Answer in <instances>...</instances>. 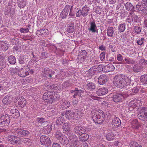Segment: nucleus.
<instances>
[{"label":"nucleus","instance_id":"50","mask_svg":"<svg viewBox=\"0 0 147 147\" xmlns=\"http://www.w3.org/2000/svg\"><path fill=\"white\" fill-rule=\"evenodd\" d=\"M10 71L11 74L12 75H13L14 74H17V72H18V69L16 67L13 68H10Z\"/></svg>","mask_w":147,"mask_h":147},{"label":"nucleus","instance_id":"23","mask_svg":"<svg viewBox=\"0 0 147 147\" xmlns=\"http://www.w3.org/2000/svg\"><path fill=\"white\" fill-rule=\"evenodd\" d=\"M18 76L21 77H24L29 74L28 71H25L22 68L18 69Z\"/></svg>","mask_w":147,"mask_h":147},{"label":"nucleus","instance_id":"61","mask_svg":"<svg viewBox=\"0 0 147 147\" xmlns=\"http://www.w3.org/2000/svg\"><path fill=\"white\" fill-rule=\"evenodd\" d=\"M41 33V36H43L46 35L47 33L48 30L47 29H42L40 30Z\"/></svg>","mask_w":147,"mask_h":147},{"label":"nucleus","instance_id":"47","mask_svg":"<svg viewBox=\"0 0 147 147\" xmlns=\"http://www.w3.org/2000/svg\"><path fill=\"white\" fill-rule=\"evenodd\" d=\"M133 20V19H132V16L131 14H130L128 16V18H127L126 20V22L127 24H131Z\"/></svg>","mask_w":147,"mask_h":147},{"label":"nucleus","instance_id":"27","mask_svg":"<svg viewBox=\"0 0 147 147\" xmlns=\"http://www.w3.org/2000/svg\"><path fill=\"white\" fill-rule=\"evenodd\" d=\"M11 115L15 118L18 117L20 116V113L19 111L16 109H12L10 111Z\"/></svg>","mask_w":147,"mask_h":147},{"label":"nucleus","instance_id":"4","mask_svg":"<svg viewBox=\"0 0 147 147\" xmlns=\"http://www.w3.org/2000/svg\"><path fill=\"white\" fill-rule=\"evenodd\" d=\"M10 121V117L7 114L0 115V125L2 127L7 126Z\"/></svg>","mask_w":147,"mask_h":147},{"label":"nucleus","instance_id":"6","mask_svg":"<svg viewBox=\"0 0 147 147\" xmlns=\"http://www.w3.org/2000/svg\"><path fill=\"white\" fill-rule=\"evenodd\" d=\"M139 119L143 121L147 120V107H142L138 114Z\"/></svg>","mask_w":147,"mask_h":147},{"label":"nucleus","instance_id":"35","mask_svg":"<svg viewBox=\"0 0 147 147\" xmlns=\"http://www.w3.org/2000/svg\"><path fill=\"white\" fill-rule=\"evenodd\" d=\"M62 128L63 131L65 132H67L68 133L70 130L69 125L67 123H65L63 124Z\"/></svg>","mask_w":147,"mask_h":147},{"label":"nucleus","instance_id":"41","mask_svg":"<svg viewBox=\"0 0 147 147\" xmlns=\"http://www.w3.org/2000/svg\"><path fill=\"white\" fill-rule=\"evenodd\" d=\"M140 81L143 84H147V74H144L141 76Z\"/></svg>","mask_w":147,"mask_h":147},{"label":"nucleus","instance_id":"24","mask_svg":"<svg viewBox=\"0 0 147 147\" xmlns=\"http://www.w3.org/2000/svg\"><path fill=\"white\" fill-rule=\"evenodd\" d=\"M36 121L38 124H41V126L47 124L48 123L47 121L46 120V119L45 118L42 117L37 118Z\"/></svg>","mask_w":147,"mask_h":147},{"label":"nucleus","instance_id":"7","mask_svg":"<svg viewBox=\"0 0 147 147\" xmlns=\"http://www.w3.org/2000/svg\"><path fill=\"white\" fill-rule=\"evenodd\" d=\"M89 10V8L85 5L82 7V9L78 10L76 14V16L77 17H80L81 16L83 17L86 16L88 14V12Z\"/></svg>","mask_w":147,"mask_h":147},{"label":"nucleus","instance_id":"64","mask_svg":"<svg viewBox=\"0 0 147 147\" xmlns=\"http://www.w3.org/2000/svg\"><path fill=\"white\" fill-rule=\"evenodd\" d=\"M96 69L98 71H101L102 70V65H96Z\"/></svg>","mask_w":147,"mask_h":147},{"label":"nucleus","instance_id":"29","mask_svg":"<svg viewBox=\"0 0 147 147\" xmlns=\"http://www.w3.org/2000/svg\"><path fill=\"white\" fill-rule=\"evenodd\" d=\"M115 134L113 132H110L106 135V139L109 141H111L115 138Z\"/></svg>","mask_w":147,"mask_h":147},{"label":"nucleus","instance_id":"2","mask_svg":"<svg viewBox=\"0 0 147 147\" xmlns=\"http://www.w3.org/2000/svg\"><path fill=\"white\" fill-rule=\"evenodd\" d=\"M93 120L98 123H101L103 121L105 115L102 110H94L91 112Z\"/></svg>","mask_w":147,"mask_h":147},{"label":"nucleus","instance_id":"46","mask_svg":"<svg viewBox=\"0 0 147 147\" xmlns=\"http://www.w3.org/2000/svg\"><path fill=\"white\" fill-rule=\"evenodd\" d=\"M55 135L56 138L58 140L61 139L64 136L62 134L61 132L59 131H57Z\"/></svg>","mask_w":147,"mask_h":147},{"label":"nucleus","instance_id":"63","mask_svg":"<svg viewBox=\"0 0 147 147\" xmlns=\"http://www.w3.org/2000/svg\"><path fill=\"white\" fill-rule=\"evenodd\" d=\"M117 60L119 61H121L123 60V57L120 54H118L117 57Z\"/></svg>","mask_w":147,"mask_h":147},{"label":"nucleus","instance_id":"16","mask_svg":"<svg viewBox=\"0 0 147 147\" xmlns=\"http://www.w3.org/2000/svg\"><path fill=\"white\" fill-rule=\"evenodd\" d=\"M70 9V6L69 5H66L60 14L61 18L63 19L65 18Z\"/></svg>","mask_w":147,"mask_h":147},{"label":"nucleus","instance_id":"45","mask_svg":"<svg viewBox=\"0 0 147 147\" xmlns=\"http://www.w3.org/2000/svg\"><path fill=\"white\" fill-rule=\"evenodd\" d=\"M129 146L130 147H142L140 145L134 141L131 142L129 144Z\"/></svg>","mask_w":147,"mask_h":147},{"label":"nucleus","instance_id":"3","mask_svg":"<svg viewBox=\"0 0 147 147\" xmlns=\"http://www.w3.org/2000/svg\"><path fill=\"white\" fill-rule=\"evenodd\" d=\"M20 127H13V129H12V131L13 132V130L15 131V133L17 136L19 137H22L26 135H28L29 134V132L27 130H22L21 129Z\"/></svg>","mask_w":147,"mask_h":147},{"label":"nucleus","instance_id":"58","mask_svg":"<svg viewBox=\"0 0 147 147\" xmlns=\"http://www.w3.org/2000/svg\"><path fill=\"white\" fill-rule=\"evenodd\" d=\"M132 17V19H133L134 22H137L139 21V18L137 15L133 14V15H131Z\"/></svg>","mask_w":147,"mask_h":147},{"label":"nucleus","instance_id":"38","mask_svg":"<svg viewBox=\"0 0 147 147\" xmlns=\"http://www.w3.org/2000/svg\"><path fill=\"white\" fill-rule=\"evenodd\" d=\"M145 7L144 5L141 3H138V4L136 5V10L138 11H142L143 10Z\"/></svg>","mask_w":147,"mask_h":147},{"label":"nucleus","instance_id":"11","mask_svg":"<svg viewBox=\"0 0 147 147\" xmlns=\"http://www.w3.org/2000/svg\"><path fill=\"white\" fill-rule=\"evenodd\" d=\"M40 141L42 144H44L46 146H48L51 144V141L50 138L47 136L42 135L40 138Z\"/></svg>","mask_w":147,"mask_h":147},{"label":"nucleus","instance_id":"19","mask_svg":"<svg viewBox=\"0 0 147 147\" xmlns=\"http://www.w3.org/2000/svg\"><path fill=\"white\" fill-rule=\"evenodd\" d=\"M53 98V96L51 93L46 92L44 93L43 96L44 100L47 102H50Z\"/></svg>","mask_w":147,"mask_h":147},{"label":"nucleus","instance_id":"26","mask_svg":"<svg viewBox=\"0 0 147 147\" xmlns=\"http://www.w3.org/2000/svg\"><path fill=\"white\" fill-rule=\"evenodd\" d=\"M115 69V67L111 64H109L104 67V69L107 72L113 71Z\"/></svg>","mask_w":147,"mask_h":147},{"label":"nucleus","instance_id":"15","mask_svg":"<svg viewBox=\"0 0 147 147\" xmlns=\"http://www.w3.org/2000/svg\"><path fill=\"white\" fill-rule=\"evenodd\" d=\"M108 78L107 76L105 74L100 75L98 78V82L100 85L105 84L107 81Z\"/></svg>","mask_w":147,"mask_h":147},{"label":"nucleus","instance_id":"21","mask_svg":"<svg viewBox=\"0 0 147 147\" xmlns=\"http://www.w3.org/2000/svg\"><path fill=\"white\" fill-rule=\"evenodd\" d=\"M97 30L96 26L94 22H91L90 24V26L88 28V30L94 33L96 32Z\"/></svg>","mask_w":147,"mask_h":147},{"label":"nucleus","instance_id":"30","mask_svg":"<svg viewBox=\"0 0 147 147\" xmlns=\"http://www.w3.org/2000/svg\"><path fill=\"white\" fill-rule=\"evenodd\" d=\"M47 125L46 126H45L43 128V131L45 134H48L50 133L52 129V125H48L47 124H45Z\"/></svg>","mask_w":147,"mask_h":147},{"label":"nucleus","instance_id":"10","mask_svg":"<svg viewBox=\"0 0 147 147\" xmlns=\"http://www.w3.org/2000/svg\"><path fill=\"white\" fill-rule=\"evenodd\" d=\"M7 140L9 142L12 144H20V139L14 136L9 135L8 136Z\"/></svg>","mask_w":147,"mask_h":147},{"label":"nucleus","instance_id":"32","mask_svg":"<svg viewBox=\"0 0 147 147\" xmlns=\"http://www.w3.org/2000/svg\"><path fill=\"white\" fill-rule=\"evenodd\" d=\"M0 49L2 50L5 51L8 49L7 45L4 42H0Z\"/></svg>","mask_w":147,"mask_h":147},{"label":"nucleus","instance_id":"55","mask_svg":"<svg viewBox=\"0 0 147 147\" xmlns=\"http://www.w3.org/2000/svg\"><path fill=\"white\" fill-rule=\"evenodd\" d=\"M74 26H70L67 29V31L69 33H72L74 31Z\"/></svg>","mask_w":147,"mask_h":147},{"label":"nucleus","instance_id":"57","mask_svg":"<svg viewBox=\"0 0 147 147\" xmlns=\"http://www.w3.org/2000/svg\"><path fill=\"white\" fill-rule=\"evenodd\" d=\"M144 40V38H141L137 40V43L138 45H141L143 44Z\"/></svg>","mask_w":147,"mask_h":147},{"label":"nucleus","instance_id":"48","mask_svg":"<svg viewBox=\"0 0 147 147\" xmlns=\"http://www.w3.org/2000/svg\"><path fill=\"white\" fill-rule=\"evenodd\" d=\"M64 120L63 117H60L58 118L56 121V123L57 125H61L63 123Z\"/></svg>","mask_w":147,"mask_h":147},{"label":"nucleus","instance_id":"53","mask_svg":"<svg viewBox=\"0 0 147 147\" xmlns=\"http://www.w3.org/2000/svg\"><path fill=\"white\" fill-rule=\"evenodd\" d=\"M4 58L2 56H0V71L3 68V66L2 65V62L3 61Z\"/></svg>","mask_w":147,"mask_h":147},{"label":"nucleus","instance_id":"33","mask_svg":"<svg viewBox=\"0 0 147 147\" xmlns=\"http://www.w3.org/2000/svg\"><path fill=\"white\" fill-rule=\"evenodd\" d=\"M74 113V112H73L71 110H67L65 113V116L68 119L72 118L74 117V115H72Z\"/></svg>","mask_w":147,"mask_h":147},{"label":"nucleus","instance_id":"13","mask_svg":"<svg viewBox=\"0 0 147 147\" xmlns=\"http://www.w3.org/2000/svg\"><path fill=\"white\" fill-rule=\"evenodd\" d=\"M87 56V53L86 51L83 50L80 52L77 59L80 63L83 62Z\"/></svg>","mask_w":147,"mask_h":147},{"label":"nucleus","instance_id":"56","mask_svg":"<svg viewBox=\"0 0 147 147\" xmlns=\"http://www.w3.org/2000/svg\"><path fill=\"white\" fill-rule=\"evenodd\" d=\"M131 124L134 128L136 127L138 125V123L136 119L133 120L131 122Z\"/></svg>","mask_w":147,"mask_h":147},{"label":"nucleus","instance_id":"18","mask_svg":"<svg viewBox=\"0 0 147 147\" xmlns=\"http://www.w3.org/2000/svg\"><path fill=\"white\" fill-rule=\"evenodd\" d=\"M75 132L78 135H82L85 133V129L83 127L79 126L76 127L74 129Z\"/></svg>","mask_w":147,"mask_h":147},{"label":"nucleus","instance_id":"22","mask_svg":"<svg viewBox=\"0 0 147 147\" xmlns=\"http://www.w3.org/2000/svg\"><path fill=\"white\" fill-rule=\"evenodd\" d=\"M121 123V121L118 117H115L113 119L112 124L115 127L117 128L119 126Z\"/></svg>","mask_w":147,"mask_h":147},{"label":"nucleus","instance_id":"5","mask_svg":"<svg viewBox=\"0 0 147 147\" xmlns=\"http://www.w3.org/2000/svg\"><path fill=\"white\" fill-rule=\"evenodd\" d=\"M139 119L143 121L147 120V107H142L138 114Z\"/></svg>","mask_w":147,"mask_h":147},{"label":"nucleus","instance_id":"59","mask_svg":"<svg viewBox=\"0 0 147 147\" xmlns=\"http://www.w3.org/2000/svg\"><path fill=\"white\" fill-rule=\"evenodd\" d=\"M105 53L104 52H102L100 54V59L102 61H104L105 59Z\"/></svg>","mask_w":147,"mask_h":147},{"label":"nucleus","instance_id":"28","mask_svg":"<svg viewBox=\"0 0 147 147\" xmlns=\"http://www.w3.org/2000/svg\"><path fill=\"white\" fill-rule=\"evenodd\" d=\"M11 97L7 95L4 97L3 99L2 102L4 104L8 105L11 102Z\"/></svg>","mask_w":147,"mask_h":147},{"label":"nucleus","instance_id":"36","mask_svg":"<svg viewBox=\"0 0 147 147\" xmlns=\"http://www.w3.org/2000/svg\"><path fill=\"white\" fill-rule=\"evenodd\" d=\"M126 9L128 11H131L134 9V7L132 3L127 2L125 5Z\"/></svg>","mask_w":147,"mask_h":147},{"label":"nucleus","instance_id":"60","mask_svg":"<svg viewBox=\"0 0 147 147\" xmlns=\"http://www.w3.org/2000/svg\"><path fill=\"white\" fill-rule=\"evenodd\" d=\"M20 31L21 33H26L28 32L29 31V30L28 28H21L20 29Z\"/></svg>","mask_w":147,"mask_h":147},{"label":"nucleus","instance_id":"31","mask_svg":"<svg viewBox=\"0 0 147 147\" xmlns=\"http://www.w3.org/2000/svg\"><path fill=\"white\" fill-rule=\"evenodd\" d=\"M9 62L11 64H15L16 63V57L13 55L9 56L8 58Z\"/></svg>","mask_w":147,"mask_h":147},{"label":"nucleus","instance_id":"39","mask_svg":"<svg viewBox=\"0 0 147 147\" xmlns=\"http://www.w3.org/2000/svg\"><path fill=\"white\" fill-rule=\"evenodd\" d=\"M86 86L87 89L90 90H93L95 88L94 84L92 82L87 83L86 84Z\"/></svg>","mask_w":147,"mask_h":147},{"label":"nucleus","instance_id":"17","mask_svg":"<svg viewBox=\"0 0 147 147\" xmlns=\"http://www.w3.org/2000/svg\"><path fill=\"white\" fill-rule=\"evenodd\" d=\"M74 94L73 95V97L78 98L80 99L81 96V95L83 93L84 91L81 89H78V88H76L74 91Z\"/></svg>","mask_w":147,"mask_h":147},{"label":"nucleus","instance_id":"44","mask_svg":"<svg viewBox=\"0 0 147 147\" xmlns=\"http://www.w3.org/2000/svg\"><path fill=\"white\" fill-rule=\"evenodd\" d=\"M142 67L139 65H134L133 67V71L136 72H138L140 71Z\"/></svg>","mask_w":147,"mask_h":147},{"label":"nucleus","instance_id":"54","mask_svg":"<svg viewBox=\"0 0 147 147\" xmlns=\"http://www.w3.org/2000/svg\"><path fill=\"white\" fill-rule=\"evenodd\" d=\"M89 136L87 134H83L82 136H81V139L82 140L86 141L89 138Z\"/></svg>","mask_w":147,"mask_h":147},{"label":"nucleus","instance_id":"62","mask_svg":"<svg viewBox=\"0 0 147 147\" xmlns=\"http://www.w3.org/2000/svg\"><path fill=\"white\" fill-rule=\"evenodd\" d=\"M114 145L116 147H121L122 144L121 142L117 141L115 142Z\"/></svg>","mask_w":147,"mask_h":147},{"label":"nucleus","instance_id":"49","mask_svg":"<svg viewBox=\"0 0 147 147\" xmlns=\"http://www.w3.org/2000/svg\"><path fill=\"white\" fill-rule=\"evenodd\" d=\"M126 63L127 64H132L135 63V61L133 59L130 58H125V59Z\"/></svg>","mask_w":147,"mask_h":147},{"label":"nucleus","instance_id":"37","mask_svg":"<svg viewBox=\"0 0 147 147\" xmlns=\"http://www.w3.org/2000/svg\"><path fill=\"white\" fill-rule=\"evenodd\" d=\"M107 34L109 36L112 37L113 34V28L112 27H109L107 30Z\"/></svg>","mask_w":147,"mask_h":147},{"label":"nucleus","instance_id":"25","mask_svg":"<svg viewBox=\"0 0 147 147\" xmlns=\"http://www.w3.org/2000/svg\"><path fill=\"white\" fill-rule=\"evenodd\" d=\"M50 69L49 68H45L42 71V75L46 78L47 77L51 78V75L50 74Z\"/></svg>","mask_w":147,"mask_h":147},{"label":"nucleus","instance_id":"52","mask_svg":"<svg viewBox=\"0 0 147 147\" xmlns=\"http://www.w3.org/2000/svg\"><path fill=\"white\" fill-rule=\"evenodd\" d=\"M26 5V2L24 1H20L18 3V6L20 8H24Z\"/></svg>","mask_w":147,"mask_h":147},{"label":"nucleus","instance_id":"43","mask_svg":"<svg viewBox=\"0 0 147 147\" xmlns=\"http://www.w3.org/2000/svg\"><path fill=\"white\" fill-rule=\"evenodd\" d=\"M125 29V23L121 24L119 25L118 29L120 32H123Z\"/></svg>","mask_w":147,"mask_h":147},{"label":"nucleus","instance_id":"20","mask_svg":"<svg viewBox=\"0 0 147 147\" xmlns=\"http://www.w3.org/2000/svg\"><path fill=\"white\" fill-rule=\"evenodd\" d=\"M107 89L105 88H100L96 91V94L98 96L104 95L108 93Z\"/></svg>","mask_w":147,"mask_h":147},{"label":"nucleus","instance_id":"12","mask_svg":"<svg viewBox=\"0 0 147 147\" xmlns=\"http://www.w3.org/2000/svg\"><path fill=\"white\" fill-rule=\"evenodd\" d=\"M69 139L71 141L70 145L72 147H78L79 146V142L76 136L73 135L71 136L70 137Z\"/></svg>","mask_w":147,"mask_h":147},{"label":"nucleus","instance_id":"34","mask_svg":"<svg viewBox=\"0 0 147 147\" xmlns=\"http://www.w3.org/2000/svg\"><path fill=\"white\" fill-rule=\"evenodd\" d=\"M21 141L20 144L22 143L26 144L28 145H31L32 144V142L28 138H24L20 139Z\"/></svg>","mask_w":147,"mask_h":147},{"label":"nucleus","instance_id":"8","mask_svg":"<svg viewBox=\"0 0 147 147\" xmlns=\"http://www.w3.org/2000/svg\"><path fill=\"white\" fill-rule=\"evenodd\" d=\"M14 102L15 103H18L20 107H23L25 106L26 101L24 97L18 96L14 100Z\"/></svg>","mask_w":147,"mask_h":147},{"label":"nucleus","instance_id":"1","mask_svg":"<svg viewBox=\"0 0 147 147\" xmlns=\"http://www.w3.org/2000/svg\"><path fill=\"white\" fill-rule=\"evenodd\" d=\"M113 81L115 85L118 88L126 90L130 88L131 80L126 76L119 74L116 75Z\"/></svg>","mask_w":147,"mask_h":147},{"label":"nucleus","instance_id":"40","mask_svg":"<svg viewBox=\"0 0 147 147\" xmlns=\"http://www.w3.org/2000/svg\"><path fill=\"white\" fill-rule=\"evenodd\" d=\"M70 105V102L67 100H65L62 104L63 108L66 109L68 108Z\"/></svg>","mask_w":147,"mask_h":147},{"label":"nucleus","instance_id":"9","mask_svg":"<svg viewBox=\"0 0 147 147\" xmlns=\"http://www.w3.org/2000/svg\"><path fill=\"white\" fill-rule=\"evenodd\" d=\"M124 98V95L121 93L113 95L111 97L112 100L117 103L121 102Z\"/></svg>","mask_w":147,"mask_h":147},{"label":"nucleus","instance_id":"42","mask_svg":"<svg viewBox=\"0 0 147 147\" xmlns=\"http://www.w3.org/2000/svg\"><path fill=\"white\" fill-rule=\"evenodd\" d=\"M62 139L61 141V143L64 145H66L69 142V140L65 136H63Z\"/></svg>","mask_w":147,"mask_h":147},{"label":"nucleus","instance_id":"51","mask_svg":"<svg viewBox=\"0 0 147 147\" xmlns=\"http://www.w3.org/2000/svg\"><path fill=\"white\" fill-rule=\"evenodd\" d=\"M141 28L139 26H136L134 27V31L137 34L141 32Z\"/></svg>","mask_w":147,"mask_h":147},{"label":"nucleus","instance_id":"14","mask_svg":"<svg viewBox=\"0 0 147 147\" xmlns=\"http://www.w3.org/2000/svg\"><path fill=\"white\" fill-rule=\"evenodd\" d=\"M72 115H74V118H81L84 116V113L83 110H78L76 109L75 112H74V113Z\"/></svg>","mask_w":147,"mask_h":147}]
</instances>
